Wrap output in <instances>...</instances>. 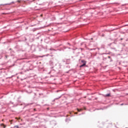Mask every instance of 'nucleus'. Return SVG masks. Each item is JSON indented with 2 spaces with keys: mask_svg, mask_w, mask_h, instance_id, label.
<instances>
[{
  "mask_svg": "<svg viewBox=\"0 0 128 128\" xmlns=\"http://www.w3.org/2000/svg\"><path fill=\"white\" fill-rule=\"evenodd\" d=\"M6 58H8V56H6Z\"/></svg>",
  "mask_w": 128,
  "mask_h": 128,
  "instance_id": "obj_14",
  "label": "nucleus"
},
{
  "mask_svg": "<svg viewBox=\"0 0 128 128\" xmlns=\"http://www.w3.org/2000/svg\"><path fill=\"white\" fill-rule=\"evenodd\" d=\"M75 114H77L78 112H76Z\"/></svg>",
  "mask_w": 128,
  "mask_h": 128,
  "instance_id": "obj_11",
  "label": "nucleus"
},
{
  "mask_svg": "<svg viewBox=\"0 0 128 128\" xmlns=\"http://www.w3.org/2000/svg\"><path fill=\"white\" fill-rule=\"evenodd\" d=\"M22 2V0H18V1H17V2Z\"/></svg>",
  "mask_w": 128,
  "mask_h": 128,
  "instance_id": "obj_6",
  "label": "nucleus"
},
{
  "mask_svg": "<svg viewBox=\"0 0 128 128\" xmlns=\"http://www.w3.org/2000/svg\"><path fill=\"white\" fill-rule=\"evenodd\" d=\"M2 122H4V119L2 120Z\"/></svg>",
  "mask_w": 128,
  "mask_h": 128,
  "instance_id": "obj_12",
  "label": "nucleus"
},
{
  "mask_svg": "<svg viewBox=\"0 0 128 128\" xmlns=\"http://www.w3.org/2000/svg\"><path fill=\"white\" fill-rule=\"evenodd\" d=\"M77 110H78V112H82V110L78 109V108H77Z\"/></svg>",
  "mask_w": 128,
  "mask_h": 128,
  "instance_id": "obj_4",
  "label": "nucleus"
},
{
  "mask_svg": "<svg viewBox=\"0 0 128 128\" xmlns=\"http://www.w3.org/2000/svg\"><path fill=\"white\" fill-rule=\"evenodd\" d=\"M12 124V123L11 122H10V124Z\"/></svg>",
  "mask_w": 128,
  "mask_h": 128,
  "instance_id": "obj_10",
  "label": "nucleus"
},
{
  "mask_svg": "<svg viewBox=\"0 0 128 128\" xmlns=\"http://www.w3.org/2000/svg\"><path fill=\"white\" fill-rule=\"evenodd\" d=\"M0 126H2V128H6V126L4 124H0Z\"/></svg>",
  "mask_w": 128,
  "mask_h": 128,
  "instance_id": "obj_2",
  "label": "nucleus"
},
{
  "mask_svg": "<svg viewBox=\"0 0 128 128\" xmlns=\"http://www.w3.org/2000/svg\"><path fill=\"white\" fill-rule=\"evenodd\" d=\"M14 128H20V127L18 126H14Z\"/></svg>",
  "mask_w": 128,
  "mask_h": 128,
  "instance_id": "obj_5",
  "label": "nucleus"
},
{
  "mask_svg": "<svg viewBox=\"0 0 128 128\" xmlns=\"http://www.w3.org/2000/svg\"><path fill=\"white\" fill-rule=\"evenodd\" d=\"M16 118V120H18V118Z\"/></svg>",
  "mask_w": 128,
  "mask_h": 128,
  "instance_id": "obj_9",
  "label": "nucleus"
},
{
  "mask_svg": "<svg viewBox=\"0 0 128 128\" xmlns=\"http://www.w3.org/2000/svg\"><path fill=\"white\" fill-rule=\"evenodd\" d=\"M18 120H20V117H19V118H18Z\"/></svg>",
  "mask_w": 128,
  "mask_h": 128,
  "instance_id": "obj_8",
  "label": "nucleus"
},
{
  "mask_svg": "<svg viewBox=\"0 0 128 128\" xmlns=\"http://www.w3.org/2000/svg\"><path fill=\"white\" fill-rule=\"evenodd\" d=\"M108 58H110V56H108Z\"/></svg>",
  "mask_w": 128,
  "mask_h": 128,
  "instance_id": "obj_13",
  "label": "nucleus"
},
{
  "mask_svg": "<svg viewBox=\"0 0 128 128\" xmlns=\"http://www.w3.org/2000/svg\"><path fill=\"white\" fill-rule=\"evenodd\" d=\"M105 96H110V94H106Z\"/></svg>",
  "mask_w": 128,
  "mask_h": 128,
  "instance_id": "obj_3",
  "label": "nucleus"
},
{
  "mask_svg": "<svg viewBox=\"0 0 128 128\" xmlns=\"http://www.w3.org/2000/svg\"><path fill=\"white\" fill-rule=\"evenodd\" d=\"M82 62H84V64L80 66V68H82V66H86V62H84V60H82Z\"/></svg>",
  "mask_w": 128,
  "mask_h": 128,
  "instance_id": "obj_1",
  "label": "nucleus"
},
{
  "mask_svg": "<svg viewBox=\"0 0 128 128\" xmlns=\"http://www.w3.org/2000/svg\"><path fill=\"white\" fill-rule=\"evenodd\" d=\"M13 121H14V120H10V122H13Z\"/></svg>",
  "mask_w": 128,
  "mask_h": 128,
  "instance_id": "obj_7",
  "label": "nucleus"
}]
</instances>
